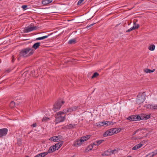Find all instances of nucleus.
I'll use <instances>...</instances> for the list:
<instances>
[{"label":"nucleus","instance_id":"obj_24","mask_svg":"<svg viewBox=\"0 0 157 157\" xmlns=\"http://www.w3.org/2000/svg\"><path fill=\"white\" fill-rule=\"evenodd\" d=\"M50 35L49 34V35L45 36H43L42 37L37 38H36V40H43L44 39L47 38Z\"/></svg>","mask_w":157,"mask_h":157},{"label":"nucleus","instance_id":"obj_43","mask_svg":"<svg viewBox=\"0 0 157 157\" xmlns=\"http://www.w3.org/2000/svg\"><path fill=\"white\" fill-rule=\"evenodd\" d=\"M36 126V123H34L31 125V127H35Z\"/></svg>","mask_w":157,"mask_h":157},{"label":"nucleus","instance_id":"obj_25","mask_svg":"<svg viewBox=\"0 0 157 157\" xmlns=\"http://www.w3.org/2000/svg\"><path fill=\"white\" fill-rule=\"evenodd\" d=\"M105 121L99 122L96 123L97 126H102L105 125Z\"/></svg>","mask_w":157,"mask_h":157},{"label":"nucleus","instance_id":"obj_12","mask_svg":"<svg viewBox=\"0 0 157 157\" xmlns=\"http://www.w3.org/2000/svg\"><path fill=\"white\" fill-rule=\"evenodd\" d=\"M63 143V141H61L55 144V145L54 146L55 150H58L60 148V147L62 146Z\"/></svg>","mask_w":157,"mask_h":157},{"label":"nucleus","instance_id":"obj_8","mask_svg":"<svg viewBox=\"0 0 157 157\" xmlns=\"http://www.w3.org/2000/svg\"><path fill=\"white\" fill-rule=\"evenodd\" d=\"M8 132V129L6 128L0 129V137L6 135Z\"/></svg>","mask_w":157,"mask_h":157},{"label":"nucleus","instance_id":"obj_29","mask_svg":"<svg viewBox=\"0 0 157 157\" xmlns=\"http://www.w3.org/2000/svg\"><path fill=\"white\" fill-rule=\"evenodd\" d=\"M50 120V119L48 117H44L42 119V121L43 122H46Z\"/></svg>","mask_w":157,"mask_h":157},{"label":"nucleus","instance_id":"obj_16","mask_svg":"<svg viewBox=\"0 0 157 157\" xmlns=\"http://www.w3.org/2000/svg\"><path fill=\"white\" fill-rule=\"evenodd\" d=\"M143 145V144L141 143H140L138 144H137L134 146L132 148V149L133 150H137L140 148Z\"/></svg>","mask_w":157,"mask_h":157},{"label":"nucleus","instance_id":"obj_5","mask_svg":"<svg viewBox=\"0 0 157 157\" xmlns=\"http://www.w3.org/2000/svg\"><path fill=\"white\" fill-rule=\"evenodd\" d=\"M37 29V27L36 26H33L32 25H29L24 29V32L25 33H28L33 30H36Z\"/></svg>","mask_w":157,"mask_h":157},{"label":"nucleus","instance_id":"obj_41","mask_svg":"<svg viewBox=\"0 0 157 157\" xmlns=\"http://www.w3.org/2000/svg\"><path fill=\"white\" fill-rule=\"evenodd\" d=\"M27 7V5H24L22 6L21 8L24 10H25L26 8Z\"/></svg>","mask_w":157,"mask_h":157},{"label":"nucleus","instance_id":"obj_49","mask_svg":"<svg viewBox=\"0 0 157 157\" xmlns=\"http://www.w3.org/2000/svg\"><path fill=\"white\" fill-rule=\"evenodd\" d=\"M126 157H132L131 156H127Z\"/></svg>","mask_w":157,"mask_h":157},{"label":"nucleus","instance_id":"obj_42","mask_svg":"<svg viewBox=\"0 0 157 157\" xmlns=\"http://www.w3.org/2000/svg\"><path fill=\"white\" fill-rule=\"evenodd\" d=\"M134 29H134V27L133 26L132 27H131L130 29H128L127 31V32H130Z\"/></svg>","mask_w":157,"mask_h":157},{"label":"nucleus","instance_id":"obj_38","mask_svg":"<svg viewBox=\"0 0 157 157\" xmlns=\"http://www.w3.org/2000/svg\"><path fill=\"white\" fill-rule=\"evenodd\" d=\"M80 140V141H81L82 143H83L85 141H86V139H85L83 137H81Z\"/></svg>","mask_w":157,"mask_h":157},{"label":"nucleus","instance_id":"obj_6","mask_svg":"<svg viewBox=\"0 0 157 157\" xmlns=\"http://www.w3.org/2000/svg\"><path fill=\"white\" fill-rule=\"evenodd\" d=\"M127 119L130 121H136L141 120V118H140V116L139 115H136L128 117Z\"/></svg>","mask_w":157,"mask_h":157},{"label":"nucleus","instance_id":"obj_44","mask_svg":"<svg viewBox=\"0 0 157 157\" xmlns=\"http://www.w3.org/2000/svg\"><path fill=\"white\" fill-rule=\"evenodd\" d=\"M85 139H86V140H87L90 137L89 136H85L83 137Z\"/></svg>","mask_w":157,"mask_h":157},{"label":"nucleus","instance_id":"obj_13","mask_svg":"<svg viewBox=\"0 0 157 157\" xmlns=\"http://www.w3.org/2000/svg\"><path fill=\"white\" fill-rule=\"evenodd\" d=\"M81 141L80 139L76 140L74 142L73 145L74 146L78 147L79 146L82 144Z\"/></svg>","mask_w":157,"mask_h":157},{"label":"nucleus","instance_id":"obj_37","mask_svg":"<svg viewBox=\"0 0 157 157\" xmlns=\"http://www.w3.org/2000/svg\"><path fill=\"white\" fill-rule=\"evenodd\" d=\"M135 29H137L139 27V25L138 24H135L134 23V25L133 26Z\"/></svg>","mask_w":157,"mask_h":157},{"label":"nucleus","instance_id":"obj_9","mask_svg":"<svg viewBox=\"0 0 157 157\" xmlns=\"http://www.w3.org/2000/svg\"><path fill=\"white\" fill-rule=\"evenodd\" d=\"M147 108L151 109L157 110V105L155 104H147Z\"/></svg>","mask_w":157,"mask_h":157},{"label":"nucleus","instance_id":"obj_4","mask_svg":"<svg viewBox=\"0 0 157 157\" xmlns=\"http://www.w3.org/2000/svg\"><path fill=\"white\" fill-rule=\"evenodd\" d=\"M33 71L34 72V71H26L22 75L21 77V78L22 80L23 78H24V80H26L31 76H36L35 74L33 73Z\"/></svg>","mask_w":157,"mask_h":157},{"label":"nucleus","instance_id":"obj_27","mask_svg":"<svg viewBox=\"0 0 157 157\" xmlns=\"http://www.w3.org/2000/svg\"><path fill=\"white\" fill-rule=\"evenodd\" d=\"M144 71L146 73H151L154 72L155 71L154 69L153 70H151L149 69H144Z\"/></svg>","mask_w":157,"mask_h":157},{"label":"nucleus","instance_id":"obj_18","mask_svg":"<svg viewBox=\"0 0 157 157\" xmlns=\"http://www.w3.org/2000/svg\"><path fill=\"white\" fill-rule=\"evenodd\" d=\"M102 156H109L111 155L110 151L109 150H107L104 152L103 153L101 154Z\"/></svg>","mask_w":157,"mask_h":157},{"label":"nucleus","instance_id":"obj_32","mask_svg":"<svg viewBox=\"0 0 157 157\" xmlns=\"http://www.w3.org/2000/svg\"><path fill=\"white\" fill-rule=\"evenodd\" d=\"M76 40L75 39H72L70 40L68 42V44H75V43Z\"/></svg>","mask_w":157,"mask_h":157},{"label":"nucleus","instance_id":"obj_36","mask_svg":"<svg viewBox=\"0 0 157 157\" xmlns=\"http://www.w3.org/2000/svg\"><path fill=\"white\" fill-rule=\"evenodd\" d=\"M99 75V74L97 72H95L94 73L93 75L91 77L92 78H93L96 77L97 76Z\"/></svg>","mask_w":157,"mask_h":157},{"label":"nucleus","instance_id":"obj_35","mask_svg":"<svg viewBox=\"0 0 157 157\" xmlns=\"http://www.w3.org/2000/svg\"><path fill=\"white\" fill-rule=\"evenodd\" d=\"M10 106L11 108L14 107L15 106V102L13 101H11L10 104Z\"/></svg>","mask_w":157,"mask_h":157},{"label":"nucleus","instance_id":"obj_15","mask_svg":"<svg viewBox=\"0 0 157 157\" xmlns=\"http://www.w3.org/2000/svg\"><path fill=\"white\" fill-rule=\"evenodd\" d=\"M94 145L93 144H92L89 145L85 149V152H88L92 150L93 147Z\"/></svg>","mask_w":157,"mask_h":157},{"label":"nucleus","instance_id":"obj_39","mask_svg":"<svg viewBox=\"0 0 157 157\" xmlns=\"http://www.w3.org/2000/svg\"><path fill=\"white\" fill-rule=\"evenodd\" d=\"M105 125H110L111 124V122L109 121H106L105 122Z\"/></svg>","mask_w":157,"mask_h":157},{"label":"nucleus","instance_id":"obj_30","mask_svg":"<svg viewBox=\"0 0 157 157\" xmlns=\"http://www.w3.org/2000/svg\"><path fill=\"white\" fill-rule=\"evenodd\" d=\"M155 155L154 153L152 152L147 154L145 157H153Z\"/></svg>","mask_w":157,"mask_h":157},{"label":"nucleus","instance_id":"obj_17","mask_svg":"<svg viewBox=\"0 0 157 157\" xmlns=\"http://www.w3.org/2000/svg\"><path fill=\"white\" fill-rule=\"evenodd\" d=\"M76 124H70L66 126V128L67 129H71L74 128L76 127Z\"/></svg>","mask_w":157,"mask_h":157},{"label":"nucleus","instance_id":"obj_33","mask_svg":"<svg viewBox=\"0 0 157 157\" xmlns=\"http://www.w3.org/2000/svg\"><path fill=\"white\" fill-rule=\"evenodd\" d=\"M48 154L47 152L41 153H40L41 157H44L45 156L47 155Z\"/></svg>","mask_w":157,"mask_h":157},{"label":"nucleus","instance_id":"obj_46","mask_svg":"<svg viewBox=\"0 0 157 157\" xmlns=\"http://www.w3.org/2000/svg\"><path fill=\"white\" fill-rule=\"evenodd\" d=\"M139 129L137 130H136V131H135V132H133V134L132 135H135V134H136V133L138 132V131H139Z\"/></svg>","mask_w":157,"mask_h":157},{"label":"nucleus","instance_id":"obj_48","mask_svg":"<svg viewBox=\"0 0 157 157\" xmlns=\"http://www.w3.org/2000/svg\"><path fill=\"white\" fill-rule=\"evenodd\" d=\"M35 157H41L40 154H39L37 155Z\"/></svg>","mask_w":157,"mask_h":157},{"label":"nucleus","instance_id":"obj_50","mask_svg":"<svg viewBox=\"0 0 157 157\" xmlns=\"http://www.w3.org/2000/svg\"><path fill=\"white\" fill-rule=\"evenodd\" d=\"M27 157H28V156H27Z\"/></svg>","mask_w":157,"mask_h":157},{"label":"nucleus","instance_id":"obj_40","mask_svg":"<svg viewBox=\"0 0 157 157\" xmlns=\"http://www.w3.org/2000/svg\"><path fill=\"white\" fill-rule=\"evenodd\" d=\"M84 0H79L78 2H77V5H79L82 3V2L84 1Z\"/></svg>","mask_w":157,"mask_h":157},{"label":"nucleus","instance_id":"obj_7","mask_svg":"<svg viewBox=\"0 0 157 157\" xmlns=\"http://www.w3.org/2000/svg\"><path fill=\"white\" fill-rule=\"evenodd\" d=\"M145 101V96L144 95L139 94L136 99L137 102L139 104L143 103Z\"/></svg>","mask_w":157,"mask_h":157},{"label":"nucleus","instance_id":"obj_3","mask_svg":"<svg viewBox=\"0 0 157 157\" xmlns=\"http://www.w3.org/2000/svg\"><path fill=\"white\" fill-rule=\"evenodd\" d=\"M64 103V101H63L58 100L56 101L53 105L52 110L55 112L58 111Z\"/></svg>","mask_w":157,"mask_h":157},{"label":"nucleus","instance_id":"obj_45","mask_svg":"<svg viewBox=\"0 0 157 157\" xmlns=\"http://www.w3.org/2000/svg\"><path fill=\"white\" fill-rule=\"evenodd\" d=\"M153 152L155 155L157 154V149L153 151Z\"/></svg>","mask_w":157,"mask_h":157},{"label":"nucleus","instance_id":"obj_11","mask_svg":"<svg viewBox=\"0 0 157 157\" xmlns=\"http://www.w3.org/2000/svg\"><path fill=\"white\" fill-rule=\"evenodd\" d=\"M150 117V115H146V114H141V116H140L141 120H146L149 118Z\"/></svg>","mask_w":157,"mask_h":157},{"label":"nucleus","instance_id":"obj_14","mask_svg":"<svg viewBox=\"0 0 157 157\" xmlns=\"http://www.w3.org/2000/svg\"><path fill=\"white\" fill-rule=\"evenodd\" d=\"M59 139V137L58 136H54L50 138L49 140L54 142H58Z\"/></svg>","mask_w":157,"mask_h":157},{"label":"nucleus","instance_id":"obj_47","mask_svg":"<svg viewBox=\"0 0 157 157\" xmlns=\"http://www.w3.org/2000/svg\"><path fill=\"white\" fill-rule=\"evenodd\" d=\"M95 24V23H93V24H90V25L89 26H87V27H90L91 26H92L93 25H94Z\"/></svg>","mask_w":157,"mask_h":157},{"label":"nucleus","instance_id":"obj_20","mask_svg":"<svg viewBox=\"0 0 157 157\" xmlns=\"http://www.w3.org/2000/svg\"><path fill=\"white\" fill-rule=\"evenodd\" d=\"M56 150L55 149L54 147V146H52L50 147L49 149L48 150L47 152H48V153H52L54 151Z\"/></svg>","mask_w":157,"mask_h":157},{"label":"nucleus","instance_id":"obj_10","mask_svg":"<svg viewBox=\"0 0 157 157\" xmlns=\"http://www.w3.org/2000/svg\"><path fill=\"white\" fill-rule=\"evenodd\" d=\"M112 135H113V132H112L111 129H110L105 132L103 134V136L104 137H106Z\"/></svg>","mask_w":157,"mask_h":157},{"label":"nucleus","instance_id":"obj_28","mask_svg":"<svg viewBox=\"0 0 157 157\" xmlns=\"http://www.w3.org/2000/svg\"><path fill=\"white\" fill-rule=\"evenodd\" d=\"M112 132H113V135L118 132V129L117 128H113L111 129Z\"/></svg>","mask_w":157,"mask_h":157},{"label":"nucleus","instance_id":"obj_26","mask_svg":"<svg viewBox=\"0 0 157 157\" xmlns=\"http://www.w3.org/2000/svg\"><path fill=\"white\" fill-rule=\"evenodd\" d=\"M155 48V46L154 44H151L148 47V49L151 51H154Z\"/></svg>","mask_w":157,"mask_h":157},{"label":"nucleus","instance_id":"obj_19","mask_svg":"<svg viewBox=\"0 0 157 157\" xmlns=\"http://www.w3.org/2000/svg\"><path fill=\"white\" fill-rule=\"evenodd\" d=\"M104 141V140H100L96 141L93 143V144L94 146H98Z\"/></svg>","mask_w":157,"mask_h":157},{"label":"nucleus","instance_id":"obj_21","mask_svg":"<svg viewBox=\"0 0 157 157\" xmlns=\"http://www.w3.org/2000/svg\"><path fill=\"white\" fill-rule=\"evenodd\" d=\"M63 110V111L65 112V113H71L73 112L71 107L69 108H67L64 109Z\"/></svg>","mask_w":157,"mask_h":157},{"label":"nucleus","instance_id":"obj_31","mask_svg":"<svg viewBox=\"0 0 157 157\" xmlns=\"http://www.w3.org/2000/svg\"><path fill=\"white\" fill-rule=\"evenodd\" d=\"M72 110L73 111H75L77 110L78 109L79 106H76L71 107Z\"/></svg>","mask_w":157,"mask_h":157},{"label":"nucleus","instance_id":"obj_22","mask_svg":"<svg viewBox=\"0 0 157 157\" xmlns=\"http://www.w3.org/2000/svg\"><path fill=\"white\" fill-rule=\"evenodd\" d=\"M40 44V43L39 42L35 43L33 45L32 48L36 50L39 47Z\"/></svg>","mask_w":157,"mask_h":157},{"label":"nucleus","instance_id":"obj_23","mask_svg":"<svg viewBox=\"0 0 157 157\" xmlns=\"http://www.w3.org/2000/svg\"><path fill=\"white\" fill-rule=\"evenodd\" d=\"M52 1V0H43L42 3L43 4L45 5L49 4Z\"/></svg>","mask_w":157,"mask_h":157},{"label":"nucleus","instance_id":"obj_2","mask_svg":"<svg viewBox=\"0 0 157 157\" xmlns=\"http://www.w3.org/2000/svg\"><path fill=\"white\" fill-rule=\"evenodd\" d=\"M34 52V50L30 48H27L22 49L20 52L21 56L26 57L32 55Z\"/></svg>","mask_w":157,"mask_h":157},{"label":"nucleus","instance_id":"obj_1","mask_svg":"<svg viewBox=\"0 0 157 157\" xmlns=\"http://www.w3.org/2000/svg\"><path fill=\"white\" fill-rule=\"evenodd\" d=\"M65 113L63 110V111H59L55 115V122L56 124L63 122L66 118Z\"/></svg>","mask_w":157,"mask_h":157},{"label":"nucleus","instance_id":"obj_34","mask_svg":"<svg viewBox=\"0 0 157 157\" xmlns=\"http://www.w3.org/2000/svg\"><path fill=\"white\" fill-rule=\"evenodd\" d=\"M111 155L112 154H114L117 153L118 152V150L116 149H115L113 150H110Z\"/></svg>","mask_w":157,"mask_h":157}]
</instances>
